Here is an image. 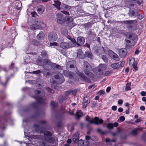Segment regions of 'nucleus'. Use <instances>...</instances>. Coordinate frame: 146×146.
<instances>
[{
  "instance_id": "3",
  "label": "nucleus",
  "mask_w": 146,
  "mask_h": 146,
  "mask_svg": "<svg viewBox=\"0 0 146 146\" xmlns=\"http://www.w3.org/2000/svg\"><path fill=\"white\" fill-rule=\"evenodd\" d=\"M48 38L49 41L54 42L56 41L58 38L57 34L53 32H50L48 35Z\"/></svg>"
},
{
  "instance_id": "7",
  "label": "nucleus",
  "mask_w": 146,
  "mask_h": 146,
  "mask_svg": "<svg viewBox=\"0 0 146 146\" xmlns=\"http://www.w3.org/2000/svg\"><path fill=\"white\" fill-rule=\"evenodd\" d=\"M133 22H137L136 20H127L124 21H123V23L126 25H129L127 27V28L129 29H131L133 27V25L132 24Z\"/></svg>"
},
{
  "instance_id": "11",
  "label": "nucleus",
  "mask_w": 146,
  "mask_h": 146,
  "mask_svg": "<svg viewBox=\"0 0 146 146\" xmlns=\"http://www.w3.org/2000/svg\"><path fill=\"white\" fill-rule=\"evenodd\" d=\"M59 45L60 47L64 49H68L71 47L70 45L68 42H61L60 43Z\"/></svg>"
},
{
  "instance_id": "58",
  "label": "nucleus",
  "mask_w": 146,
  "mask_h": 146,
  "mask_svg": "<svg viewBox=\"0 0 146 146\" xmlns=\"http://www.w3.org/2000/svg\"><path fill=\"white\" fill-rule=\"evenodd\" d=\"M68 25H69V26H68L69 27V28H70L71 29H72L74 26H75V24L72 23H69L68 24Z\"/></svg>"
},
{
  "instance_id": "52",
  "label": "nucleus",
  "mask_w": 146,
  "mask_h": 146,
  "mask_svg": "<svg viewBox=\"0 0 146 146\" xmlns=\"http://www.w3.org/2000/svg\"><path fill=\"white\" fill-rule=\"evenodd\" d=\"M105 93L104 91L101 90L98 92V94L99 95H103Z\"/></svg>"
},
{
  "instance_id": "32",
  "label": "nucleus",
  "mask_w": 146,
  "mask_h": 146,
  "mask_svg": "<svg viewBox=\"0 0 146 146\" xmlns=\"http://www.w3.org/2000/svg\"><path fill=\"white\" fill-rule=\"evenodd\" d=\"M135 60V59L134 57L130 58L129 60V64L130 66H131L135 62H136Z\"/></svg>"
},
{
  "instance_id": "24",
  "label": "nucleus",
  "mask_w": 146,
  "mask_h": 146,
  "mask_svg": "<svg viewBox=\"0 0 146 146\" xmlns=\"http://www.w3.org/2000/svg\"><path fill=\"white\" fill-rule=\"evenodd\" d=\"M49 70L48 68H44L42 71L43 75L46 77L51 75V74L49 71Z\"/></svg>"
},
{
  "instance_id": "53",
  "label": "nucleus",
  "mask_w": 146,
  "mask_h": 146,
  "mask_svg": "<svg viewBox=\"0 0 146 146\" xmlns=\"http://www.w3.org/2000/svg\"><path fill=\"white\" fill-rule=\"evenodd\" d=\"M39 144L41 146H46V143L45 141H40L39 142Z\"/></svg>"
},
{
  "instance_id": "45",
  "label": "nucleus",
  "mask_w": 146,
  "mask_h": 146,
  "mask_svg": "<svg viewBox=\"0 0 146 146\" xmlns=\"http://www.w3.org/2000/svg\"><path fill=\"white\" fill-rule=\"evenodd\" d=\"M90 119V117H89L87 115L86 116V120L88 122L92 124V120L93 119L92 118V119L90 120L89 119Z\"/></svg>"
},
{
  "instance_id": "64",
  "label": "nucleus",
  "mask_w": 146,
  "mask_h": 146,
  "mask_svg": "<svg viewBox=\"0 0 146 146\" xmlns=\"http://www.w3.org/2000/svg\"><path fill=\"white\" fill-rule=\"evenodd\" d=\"M119 119L121 121H123L125 120V117L123 116H121L120 117Z\"/></svg>"
},
{
  "instance_id": "50",
  "label": "nucleus",
  "mask_w": 146,
  "mask_h": 146,
  "mask_svg": "<svg viewBox=\"0 0 146 146\" xmlns=\"http://www.w3.org/2000/svg\"><path fill=\"white\" fill-rule=\"evenodd\" d=\"M108 54L109 55V56L110 57H111L113 55H114V54L115 53V52H113L112 50H109L108 51Z\"/></svg>"
},
{
  "instance_id": "13",
  "label": "nucleus",
  "mask_w": 146,
  "mask_h": 146,
  "mask_svg": "<svg viewBox=\"0 0 146 146\" xmlns=\"http://www.w3.org/2000/svg\"><path fill=\"white\" fill-rule=\"evenodd\" d=\"M79 134L78 133H76L72 136V140L74 143L78 142L79 141Z\"/></svg>"
},
{
  "instance_id": "62",
  "label": "nucleus",
  "mask_w": 146,
  "mask_h": 146,
  "mask_svg": "<svg viewBox=\"0 0 146 146\" xmlns=\"http://www.w3.org/2000/svg\"><path fill=\"white\" fill-rule=\"evenodd\" d=\"M125 62L124 61H121L120 64V66L121 67H123L125 64Z\"/></svg>"
},
{
  "instance_id": "48",
  "label": "nucleus",
  "mask_w": 146,
  "mask_h": 146,
  "mask_svg": "<svg viewBox=\"0 0 146 146\" xmlns=\"http://www.w3.org/2000/svg\"><path fill=\"white\" fill-rule=\"evenodd\" d=\"M112 74V72L111 71H107L105 72V73L104 74V76H109Z\"/></svg>"
},
{
  "instance_id": "60",
  "label": "nucleus",
  "mask_w": 146,
  "mask_h": 146,
  "mask_svg": "<svg viewBox=\"0 0 146 146\" xmlns=\"http://www.w3.org/2000/svg\"><path fill=\"white\" fill-rule=\"evenodd\" d=\"M14 64L13 62H11V65L9 67V69L11 70H13L14 68Z\"/></svg>"
},
{
  "instance_id": "61",
  "label": "nucleus",
  "mask_w": 146,
  "mask_h": 146,
  "mask_svg": "<svg viewBox=\"0 0 146 146\" xmlns=\"http://www.w3.org/2000/svg\"><path fill=\"white\" fill-rule=\"evenodd\" d=\"M5 124L4 123H3L2 124L0 123V128H1V129H4L5 128Z\"/></svg>"
},
{
  "instance_id": "54",
  "label": "nucleus",
  "mask_w": 146,
  "mask_h": 146,
  "mask_svg": "<svg viewBox=\"0 0 146 146\" xmlns=\"http://www.w3.org/2000/svg\"><path fill=\"white\" fill-rule=\"evenodd\" d=\"M30 28L32 30H34L36 29L37 26L36 25L33 24L30 26Z\"/></svg>"
},
{
  "instance_id": "25",
  "label": "nucleus",
  "mask_w": 146,
  "mask_h": 146,
  "mask_svg": "<svg viewBox=\"0 0 146 146\" xmlns=\"http://www.w3.org/2000/svg\"><path fill=\"white\" fill-rule=\"evenodd\" d=\"M41 112L42 111L40 110H37L35 114L31 116V118H35L38 117L39 115H41L42 114Z\"/></svg>"
},
{
  "instance_id": "14",
  "label": "nucleus",
  "mask_w": 146,
  "mask_h": 146,
  "mask_svg": "<svg viewBox=\"0 0 146 146\" xmlns=\"http://www.w3.org/2000/svg\"><path fill=\"white\" fill-rule=\"evenodd\" d=\"M83 104L82 105L83 108H85L88 104L90 103V100L86 97H84L83 100Z\"/></svg>"
},
{
  "instance_id": "30",
  "label": "nucleus",
  "mask_w": 146,
  "mask_h": 146,
  "mask_svg": "<svg viewBox=\"0 0 146 146\" xmlns=\"http://www.w3.org/2000/svg\"><path fill=\"white\" fill-rule=\"evenodd\" d=\"M6 44V41L3 38L0 40V45L2 50H3V46Z\"/></svg>"
},
{
  "instance_id": "29",
  "label": "nucleus",
  "mask_w": 146,
  "mask_h": 146,
  "mask_svg": "<svg viewBox=\"0 0 146 146\" xmlns=\"http://www.w3.org/2000/svg\"><path fill=\"white\" fill-rule=\"evenodd\" d=\"M71 41L72 43H71L70 45L71 47H74L76 46V41L75 38H73L71 37L70 40Z\"/></svg>"
},
{
  "instance_id": "33",
  "label": "nucleus",
  "mask_w": 146,
  "mask_h": 146,
  "mask_svg": "<svg viewBox=\"0 0 146 146\" xmlns=\"http://www.w3.org/2000/svg\"><path fill=\"white\" fill-rule=\"evenodd\" d=\"M131 82L127 83L126 84V86L125 88V90L126 91H128L131 90L130 86L131 84Z\"/></svg>"
},
{
  "instance_id": "47",
  "label": "nucleus",
  "mask_w": 146,
  "mask_h": 146,
  "mask_svg": "<svg viewBox=\"0 0 146 146\" xmlns=\"http://www.w3.org/2000/svg\"><path fill=\"white\" fill-rule=\"evenodd\" d=\"M84 141L82 140H80V141H78V145L79 146H84Z\"/></svg>"
},
{
  "instance_id": "4",
  "label": "nucleus",
  "mask_w": 146,
  "mask_h": 146,
  "mask_svg": "<svg viewBox=\"0 0 146 146\" xmlns=\"http://www.w3.org/2000/svg\"><path fill=\"white\" fill-rule=\"evenodd\" d=\"M54 77L57 80L56 82L58 84H61L65 81L63 75L60 73L55 75Z\"/></svg>"
},
{
  "instance_id": "41",
  "label": "nucleus",
  "mask_w": 146,
  "mask_h": 146,
  "mask_svg": "<svg viewBox=\"0 0 146 146\" xmlns=\"http://www.w3.org/2000/svg\"><path fill=\"white\" fill-rule=\"evenodd\" d=\"M106 127L109 129H111L113 128V123H108L106 125Z\"/></svg>"
},
{
  "instance_id": "39",
  "label": "nucleus",
  "mask_w": 146,
  "mask_h": 146,
  "mask_svg": "<svg viewBox=\"0 0 146 146\" xmlns=\"http://www.w3.org/2000/svg\"><path fill=\"white\" fill-rule=\"evenodd\" d=\"M30 106L34 108H36L38 107V104L35 102H33L30 105Z\"/></svg>"
},
{
  "instance_id": "42",
  "label": "nucleus",
  "mask_w": 146,
  "mask_h": 146,
  "mask_svg": "<svg viewBox=\"0 0 146 146\" xmlns=\"http://www.w3.org/2000/svg\"><path fill=\"white\" fill-rule=\"evenodd\" d=\"M137 62H135V63L131 66H133V68L135 70V71H136L138 70V68L137 67Z\"/></svg>"
},
{
  "instance_id": "1",
  "label": "nucleus",
  "mask_w": 146,
  "mask_h": 146,
  "mask_svg": "<svg viewBox=\"0 0 146 146\" xmlns=\"http://www.w3.org/2000/svg\"><path fill=\"white\" fill-rule=\"evenodd\" d=\"M34 127L36 133H43L44 135V139L46 142L53 143L55 142V138L52 137V134L51 132L47 130H43V127L36 124H34Z\"/></svg>"
},
{
  "instance_id": "43",
  "label": "nucleus",
  "mask_w": 146,
  "mask_h": 146,
  "mask_svg": "<svg viewBox=\"0 0 146 146\" xmlns=\"http://www.w3.org/2000/svg\"><path fill=\"white\" fill-rule=\"evenodd\" d=\"M102 58L105 62H106L108 61V59L107 57L105 55H103L102 56Z\"/></svg>"
},
{
  "instance_id": "57",
  "label": "nucleus",
  "mask_w": 146,
  "mask_h": 146,
  "mask_svg": "<svg viewBox=\"0 0 146 146\" xmlns=\"http://www.w3.org/2000/svg\"><path fill=\"white\" fill-rule=\"evenodd\" d=\"M31 14L32 16L33 17H36V16L37 15V13L35 11L32 12Z\"/></svg>"
},
{
  "instance_id": "55",
  "label": "nucleus",
  "mask_w": 146,
  "mask_h": 146,
  "mask_svg": "<svg viewBox=\"0 0 146 146\" xmlns=\"http://www.w3.org/2000/svg\"><path fill=\"white\" fill-rule=\"evenodd\" d=\"M21 4L19 2H17L15 4L16 8L19 9L21 7Z\"/></svg>"
},
{
  "instance_id": "26",
  "label": "nucleus",
  "mask_w": 146,
  "mask_h": 146,
  "mask_svg": "<svg viewBox=\"0 0 146 146\" xmlns=\"http://www.w3.org/2000/svg\"><path fill=\"white\" fill-rule=\"evenodd\" d=\"M40 55L42 58H48V55L46 50H43L41 52Z\"/></svg>"
},
{
  "instance_id": "15",
  "label": "nucleus",
  "mask_w": 146,
  "mask_h": 146,
  "mask_svg": "<svg viewBox=\"0 0 146 146\" xmlns=\"http://www.w3.org/2000/svg\"><path fill=\"white\" fill-rule=\"evenodd\" d=\"M94 23L93 21L89 22L87 23H85L83 25L84 28L86 29L87 30L91 28L92 27V25Z\"/></svg>"
},
{
  "instance_id": "19",
  "label": "nucleus",
  "mask_w": 146,
  "mask_h": 146,
  "mask_svg": "<svg viewBox=\"0 0 146 146\" xmlns=\"http://www.w3.org/2000/svg\"><path fill=\"white\" fill-rule=\"evenodd\" d=\"M57 20L58 23L61 25L63 24L65 21L64 17H58L57 18Z\"/></svg>"
},
{
  "instance_id": "12",
  "label": "nucleus",
  "mask_w": 146,
  "mask_h": 146,
  "mask_svg": "<svg viewBox=\"0 0 146 146\" xmlns=\"http://www.w3.org/2000/svg\"><path fill=\"white\" fill-rule=\"evenodd\" d=\"M92 122V124L99 125L102 124L103 123L104 121L102 119H100L98 117H95L94 118V120L93 119Z\"/></svg>"
},
{
  "instance_id": "9",
  "label": "nucleus",
  "mask_w": 146,
  "mask_h": 146,
  "mask_svg": "<svg viewBox=\"0 0 146 146\" xmlns=\"http://www.w3.org/2000/svg\"><path fill=\"white\" fill-rule=\"evenodd\" d=\"M127 50L125 48L121 49L119 52V54L121 58H124L127 54Z\"/></svg>"
},
{
  "instance_id": "35",
  "label": "nucleus",
  "mask_w": 146,
  "mask_h": 146,
  "mask_svg": "<svg viewBox=\"0 0 146 146\" xmlns=\"http://www.w3.org/2000/svg\"><path fill=\"white\" fill-rule=\"evenodd\" d=\"M82 114V113L81 112V111L80 110H78L77 111L76 115V117L77 119H79L80 117L82 116L81 114Z\"/></svg>"
},
{
  "instance_id": "27",
  "label": "nucleus",
  "mask_w": 146,
  "mask_h": 146,
  "mask_svg": "<svg viewBox=\"0 0 146 146\" xmlns=\"http://www.w3.org/2000/svg\"><path fill=\"white\" fill-rule=\"evenodd\" d=\"M44 37V34L43 32L41 31L37 36V38L39 40H42Z\"/></svg>"
},
{
  "instance_id": "16",
  "label": "nucleus",
  "mask_w": 146,
  "mask_h": 146,
  "mask_svg": "<svg viewBox=\"0 0 146 146\" xmlns=\"http://www.w3.org/2000/svg\"><path fill=\"white\" fill-rule=\"evenodd\" d=\"M84 58L88 57L90 59H92L93 58V55L91 51L89 50L86 51L84 54Z\"/></svg>"
},
{
  "instance_id": "20",
  "label": "nucleus",
  "mask_w": 146,
  "mask_h": 146,
  "mask_svg": "<svg viewBox=\"0 0 146 146\" xmlns=\"http://www.w3.org/2000/svg\"><path fill=\"white\" fill-rule=\"evenodd\" d=\"M63 75L69 78H72L73 77V74L69 71L66 70H64L63 72Z\"/></svg>"
},
{
  "instance_id": "49",
  "label": "nucleus",
  "mask_w": 146,
  "mask_h": 146,
  "mask_svg": "<svg viewBox=\"0 0 146 146\" xmlns=\"http://www.w3.org/2000/svg\"><path fill=\"white\" fill-rule=\"evenodd\" d=\"M38 123L40 125H43L46 123L47 122L46 120H40L38 121Z\"/></svg>"
},
{
  "instance_id": "23",
  "label": "nucleus",
  "mask_w": 146,
  "mask_h": 146,
  "mask_svg": "<svg viewBox=\"0 0 146 146\" xmlns=\"http://www.w3.org/2000/svg\"><path fill=\"white\" fill-rule=\"evenodd\" d=\"M44 7L42 5L38 6L37 7V11L38 14H42L44 12Z\"/></svg>"
},
{
  "instance_id": "10",
  "label": "nucleus",
  "mask_w": 146,
  "mask_h": 146,
  "mask_svg": "<svg viewBox=\"0 0 146 146\" xmlns=\"http://www.w3.org/2000/svg\"><path fill=\"white\" fill-rule=\"evenodd\" d=\"M84 67L85 69L84 70L92 71V69L89 63L86 61H84L83 62Z\"/></svg>"
},
{
  "instance_id": "8",
  "label": "nucleus",
  "mask_w": 146,
  "mask_h": 146,
  "mask_svg": "<svg viewBox=\"0 0 146 146\" xmlns=\"http://www.w3.org/2000/svg\"><path fill=\"white\" fill-rule=\"evenodd\" d=\"M78 76L81 78V79L84 81L88 83L91 82L90 79L86 76L83 73H80L78 74Z\"/></svg>"
},
{
  "instance_id": "46",
  "label": "nucleus",
  "mask_w": 146,
  "mask_h": 146,
  "mask_svg": "<svg viewBox=\"0 0 146 146\" xmlns=\"http://www.w3.org/2000/svg\"><path fill=\"white\" fill-rule=\"evenodd\" d=\"M131 133L133 135L135 136H136L138 134L137 131V130L135 129L132 130L131 131Z\"/></svg>"
},
{
  "instance_id": "51",
  "label": "nucleus",
  "mask_w": 146,
  "mask_h": 146,
  "mask_svg": "<svg viewBox=\"0 0 146 146\" xmlns=\"http://www.w3.org/2000/svg\"><path fill=\"white\" fill-rule=\"evenodd\" d=\"M46 90L49 92H50L52 94L54 93V91L49 87H46Z\"/></svg>"
},
{
  "instance_id": "2",
  "label": "nucleus",
  "mask_w": 146,
  "mask_h": 146,
  "mask_svg": "<svg viewBox=\"0 0 146 146\" xmlns=\"http://www.w3.org/2000/svg\"><path fill=\"white\" fill-rule=\"evenodd\" d=\"M44 64L42 65V67L44 68H48V69H51L52 68V62L48 58L44 59Z\"/></svg>"
},
{
  "instance_id": "59",
  "label": "nucleus",
  "mask_w": 146,
  "mask_h": 146,
  "mask_svg": "<svg viewBox=\"0 0 146 146\" xmlns=\"http://www.w3.org/2000/svg\"><path fill=\"white\" fill-rule=\"evenodd\" d=\"M34 92H35V94L36 95L39 94L41 92L40 90H38L36 89V90H35L34 91Z\"/></svg>"
},
{
  "instance_id": "6",
  "label": "nucleus",
  "mask_w": 146,
  "mask_h": 146,
  "mask_svg": "<svg viewBox=\"0 0 146 146\" xmlns=\"http://www.w3.org/2000/svg\"><path fill=\"white\" fill-rule=\"evenodd\" d=\"M32 97L36 100V101L38 103L42 104H46V100L42 98L41 97L38 96H32Z\"/></svg>"
},
{
  "instance_id": "56",
  "label": "nucleus",
  "mask_w": 146,
  "mask_h": 146,
  "mask_svg": "<svg viewBox=\"0 0 146 146\" xmlns=\"http://www.w3.org/2000/svg\"><path fill=\"white\" fill-rule=\"evenodd\" d=\"M42 72V71L40 70H38L36 71H34L32 72V73L34 74H38Z\"/></svg>"
},
{
  "instance_id": "63",
  "label": "nucleus",
  "mask_w": 146,
  "mask_h": 146,
  "mask_svg": "<svg viewBox=\"0 0 146 146\" xmlns=\"http://www.w3.org/2000/svg\"><path fill=\"white\" fill-rule=\"evenodd\" d=\"M50 46H57L58 45L57 43L56 42H50Z\"/></svg>"
},
{
  "instance_id": "31",
  "label": "nucleus",
  "mask_w": 146,
  "mask_h": 146,
  "mask_svg": "<svg viewBox=\"0 0 146 146\" xmlns=\"http://www.w3.org/2000/svg\"><path fill=\"white\" fill-rule=\"evenodd\" d=\"M77 56L79 58L84 59V55H83L82 52H78L77 54Z\"/></svg>"
},
{
  "instance_id": "44",
  "label": "nucleus",
  "mask_w": 146,
  "mask_h": 146,
  "mask_svg": "<svg viewBox=\"0 0 146 146\" xmlns=\"http://www.w3.org/2000/svg\"><path fill=\"white\" fill-rule=\"evenodd\" d=\"M56 105L57 104L54 101H51L50 103V106L52 108H54L56 107Z\"/></svg>"
},
{
  "instance_id": "5",
  "label": "nucleus",
  "mask_w": 146,
  "mask_h": 146,
  "mask_svg": "<svg viewBox=\"0 0 146 146\" xmlns=\"http://www.w3.org/2000/svg\"><path fill=\"white\" fill-rule=\"evenodd\" d=\"M76 41V46L78 47L81 46V45L84 44L85 42V39L82 37L79 36L77 39Z\"/></svg>"
},
{
  "instance_id": "34",
  "label": "nucleus",
  "mask_w": 146,
  "mask_h": 146,
  "mask_svg": "<svg viewBox=\"0 0 146 146\" xmlns=\"http://www.w3.org/2000/svg\"><path fill=\"white\" fill-rule=\"evenodd\" d=\"M111 58H113L114 60L117 61H118L119 60V57L118 56V55L115 53Z\"/></svg>"
},
{
  "instance_id": "22",
  "label": "nucleus",
  "mask_w": 146,
  "mask_h": 146,
  "mask_svg": "<svg viewBox=\"0 0 146 146\" xmlns=\"http://www.w3.org/2000/svg\"><path fill=\"white\" fill-rule=\"evenodd\" d=\"M76 64V61L72 60L68 61L67 64V66H69V68H74V66Z\"/></svg>"
},
{
  "instance_id": "21",
  "label": "nucleus",
  "mask_w": 146,
  "mask_h": 146,
  "mask_svg": "<svg viewBox=\"0 0 146 146\" xmlns=\"http://www.w3.org/2000/svg\"><path fill=\"white\" fill-rule=\"evenodd\" d=\"M54 4L53 5L56 7L58 10L60 9V5H61V3L58 0L54 1Z\"/></svg>"
},
{
  "instance_id": "40",
  "label": "nucleus",
  "mask_w": 146,
  "mask_h": 146,
  "mask_svg": "<svg viewBox=\"0 0 146 146\" xmlns=\"http://www.w3.org/2000/svg\"><path fill=\"white\" fill-rule=\"evenodd\" d=\"M65 18L66 19L68 23H71L73 21V20L72 18L70 17L66 16Z\"/></svg>"
},
{
  "instance_id": "17",
  "label": "nucleus",
  "mask_w": 146,
  "mask_h": 146,
  "mask_svg": "<svg viewBox=\"0 0 146 146\" xmlns=\"http://www.w3.org/2000/svg\"><path fill=\"white\" fill-rule=\"evenodd\" d=\"M94 72L95 74L98 75H102L103 74V70L98 68L95 69Z\"/></svg>"
},
{
  "instance_id": "36",
  "label": "nucleus",
  "mask_w": 146,
  "mask_h": 146,
  "mask_svg": "<svg viewBox=\"0 0 146 146\" xmlns=\"http://www.w3.org/2000/svg\"><path fill=\"white\" fill-rule=\"evenodd\" d=\"M111 67L114 69H117L120 67V65L117 63L112 64H111Z\"/></svg>"
},
{
  "instance_id": "18",
  "label": "nucleus",
  "mask_w": 146,
  "mask_h": 146,
  "mask_svg": "<svg viewBox=\"0 0 146 146\" xmlns=\"http://www.w3.org/2000/svg\"><path fill=\"white\" fill-rule=\"evenodd\" d=\"M87 71L86 70H83L84 73L86 75L88 76V77L92 78H94L95 75L92 73L90 72V71Z\"/></svg>"
},
{
  "instance_id": "28",
  "label": "nucleus",
  "mask_w": 146,
  "mask_h": 146,
  "mask_svg": "<svg viewBox=\"0 0 146 146\" xmlns=\"http://www.w3.org/2000/svg\"><path fill=\"white\" fill-rule=\"evenodd\" d=\"M71 41L72 43H71L70 45L71 47H74L76 46V41L75 38H73L71 37L70 40Z\"/></svg>"
},
{
  "instance_id": "37",
  "label": "nucleus",
  "mask_w": 146,
  "mask_h": 146,
  "mask_svg": "<svg viewBox=\"0 0 146 146\" xmlns=\"http://www.w3.org/2000/svg\"><path fill=\"white\" fill-rule=\"evenodd\" d=\"M97 131L98 132L102 135L106 134L108 132V131H103L100 129H98L97 130Z\"/></svg>"
},
{
  "instance_id": "38",
  "label": "nucleus",
  "mask_w": 146,
  "mask_h": 146,
  "mask_svg": "<svg viewBox=\"0 0 146 146\" xmlns=\"http://www.w3.org/2000/svg\"><path fill=\"white\" fill-rule=\"evenodd\" d=\"M66 98L65 96H62L59 98L58 100L60 103H62L63 102L66 100Z\"/></svg>"
}]
</instances>
